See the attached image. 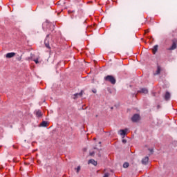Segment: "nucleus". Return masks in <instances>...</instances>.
<instances>
[{
	"label": "nucleus",
	"mask_w": 177,
	"mask_h": 177,
	"mask_svg": "<svg viewBox=\"0 0 177 177\" xmlns=\"http://www.w3.org/2000/svg\"><path fill=\"white\" fill-rule=\"evenodd\" d=\"M114 109V107L111 106V110H113Z\"/></svg>",
	"instance_id": "c85d7f7f"
},
{
	"label": "nucleus",
	"mask_w": 177,
	"mask_h": 177,
	"mask_svg": "<svg viewBox=\"0 0 177 177\" xmlns=\"http://www.w3.org/2000/svg\"><path fill=\"white\" fill-rule=\"evenodd\" d=\"M15 56H16V53H8L6 55L7 59H12V57H15Z\"/></svg>",
	"instance_id": "423d86ee"
},
{
	"label": "nucleus",
	"mask_w": 177,
	"mask_h": 177,
	"mask_svg": "<svg viewBox=\"0 0 177 177\" xmlns=\"http://www.w3.org/2000/svg\"><path fill=\"white\" fill-rule=\"evenodd\" d=\"M82 93H84V91L82 90L80 93L74 94L73 99H77L78 96H80V97H82Z\"/></svg>",
	"instance_id": "9d476101"
},
{
	"label": "nucleus",
	"mask_w": 177,
	"mask_h": 177,
	"mask_svg": "<svg viewBox=\"0 0 177 177\" xmlns=\"http://www.w3.org/2000/svg\"><path fill=\"white\" fill-rule=\"evenodd\" d=\"M122 143H124V145H125V143H127V140L123 139V140H122Z\"/></svg>",
	"instance_id": "b1692460"
},
{
	"label": "nucleus",
	"mask_w": 177,
	"mask_h": 177,
	"mask_svg": "<svg viewBox=\"0 0 177 177\" xmlns=\"http://www.w3.org/2000/svg\"><path fill=\"white\" fill-rule=\"evenodd\" d=\"M158 51V45H155L152 49V52L153 55H156V53H157Z\"/></svg>",
	"instance_id": "4468645a"
},
{
	"label": "nucleus",
	"mask_w": 177,
	"mask_h": 177,
	"mask_svg": "<svg viewBox=\"0 0 177 177\" xmlns=\"http://www.w3.org/2000/svg\"><path fill=\"white\" fill-rule=\"evenodd\" d=\"M120 132L122 136H125V135H127V133L128 132V129L126 128L124 129H120Z\"/></svg>",
	"instance_id": "6e6552de"
},
{
	"label": "nucleus",
	"mask_w": 177,
	"mask_h": 177,
	"mask_svg": "<svg viewBox=\"0 0 177 177\" xmlns=\"http://www.w3.org/2000/svg\"><path fill=\"white\" fill-rule=\"evenodd\" d=\"M68 14L71 19H75L76 20H77V19H81L82 17L81 15L75 13V10H68Z\"/></svg>",
	"instance_id": "f257e3e1"
},
{
	"label": "nucleus",
	"mask_w": 177,
	"mask_h": 177,
	"mask_svg": "<svg viewBox=\"0 0 177 177\" xmlns=\"http://www.w3.org/2000/svg\"><path fill=\"white\" fill-rule=\"evenodd\" d=\"M145 32H149V30H145Z\"/></svg>",
	"instance_id": "c756f323"
},
{
	"label": "nucleus",
	"mask_w": 177,
	"mask_h": 177,
	"mask_svg": "<svg viewBox=\"0 0 177 177\" xmlns=\"http://www.w3.org/2000/svg\"><path fill=\"white\" fill-rule=\"evenodd\" d=\"M16 60H17L18 62H21V55L19 56V57H17Z\"/></svg>",
	"instance_id": "6ab92c4d"
},
{
	"label": "nucleus",
	"mask_w": 177,
	"mask_h": 177,
	"mask_svg": "<svg viewBox=\"0 0 177 177\" xmlns=\"http://www.w3.org/2000/svg\"><path fill=\"white\" fill-rule=\"evenodd\" d=\"M156 95H157V93H152V96L156 97Z\"/></svg>",
	"instance_id": "cd10ccee"
},
{
	"label": "nucleus",
	"mask_w": 177,
	"mask_h": 177,
	"mask_svg": "<svg viewBox=\"0 0 177 177\" xmlns=\"http://www.w3.org/2000/svg\"><path fill=\"white\" fill-rule=\"evenodd\" d=\"M161 73V66L160 65L157 66V70H156V75H158Z\"/></svg>",
	"instance_id": "2eb2a0df"
},
{
	"label": "nucleus",
	"mask_w": 177,
	"mask_h": 177,
	"mask_svg": "<svg viewBox=\"0 0 177 177\" xmlns=\"http://www.w3.org/2000/svg\"><path fill=\"white\" fill-rule=\"evenodd\" d=\"M44 45L47 49L50 50V46L49 45V40L48 39H45L44 40Z\"/></svg>",
	"instance_id": "ddd939ff"
},
{
	"label": "nucleus",
	"mask_w": 177,
	"mask_h": 177,
	"mask_svg": "<svg viewBox=\"0 0 177 177\" xmlns=\"http://www.w3.org/2000/svg\"><path fill=\"white\" fill-rule=\"evenodd\" d=\"M172 44L171 46L167 48V50H175L177 48V39L174 38L171 40Z\"/></svg>",
	"instance_id": "7ed1b4c3"
},
{
	"label": "nucleus",
	"mask_w": 177,
	"mask_h": 177,
	"mask_svg": "<svg viewBox=\"0 0 177 177\" xmlns=\"http://www.w3.org/2000/svg\"><path fill=\"white\" fill-rule=\"evenodd\" d=\"M96 149H97V148H96V147H94V149H95V150H96Z\"/></svg>",
	"instance_id": "2f4dec72"
},
{
	"label": "nucleus",
	"mask_w": 177,
	"mask_h": 177,
	"mask_svg": "<svg viewBox=\"0 0 177 177\" xmlns=\"http://www.w3.org/2000/svg\"><path fill=\"white\" fill-rule=\"evenodd\" d=\"M34 62L36 64H38V63H39V61H38V59H35Z\"/></svg>",
	"instance_id": "5701e85b"
},
{
	"label": "nucleus",
	"mask_w": 177,
	"mask_h": 177,
	"mask_svg": "<svg viewBox=\"0 0 177 177\" xmlns=\"http://www.w3.org/2000/svg\"><path fill=\"white\" fill-rule=\"evenodd\" d=\"M50 36V34H48V35H46V39H48V38H49Z\"/></svg>",
	"instance_id": "bb28decb"
},
{
	"label": "nucleus",
	"mask_w": 177,
	"mask_h": 177,
	"mask_svg": "<svg viewBox=\"0 0 177 177\" xmlns=\"http://www.w3.org/2000/svg\"><path fill=\"white\" fill-rule=\"evenodd\" d=\"M109 176H110V174L105 173L103 177H109Z\"/></svg>",
	"instance_id": "412c9836"
},
{
	"label": "nucleus",
	"mask_w": 177,
	"mask_h": 177,
	"mask_svg": "<svg viewBox=\"0 0 177 177\" xmlns=\"http://www.w3.org/2000/svg\"><path fill=\"white\" fill-rule=\"evenodd\" d=\"M140 120H141V118H140V115L139 113H135L131 117L132 122H138V121H140Z\"/></svg>",
	"instance_id": "20e7f679"
},
{
	"label": "nucleus",
	"mask_w": 177,
	"mask_h": 177,
	"mask_svg": "<svg viewBox=\"0 0 177 177\" xmlns=\"http://www.w3.org/2000/svg\"><path fill=\"white\" fill-rule=\"evenodd\" d=\"M40 125H41V127H48V122L43 121V122H41Z\"/></svg>",
	"instance_id": "dca6fc26"
},
{
	"label": "nucleus",
	"mask_w": 177,
	"mask_h": 177,
	"mask_svg": "<svg viewBox=\"0 0 177 177\" xmlns=\"http://www.w3.org/2000/svg\"><path fill=\"white\" fill-rule=\"evenodd\" d=\"M138 93H144L145 95H147V93H149V90L147 88H142L138 91Z\"/></svg>",
	"instance_id": "39448f33"
},
{
	"label": "nucleus",
	"mask_w": 177,
	"mask_h": 177,
	"mask_svg": "<svg viewBox=\"0 0 177 177\" xmlns=\"http://www.w3.org/2000/svg\"><path fill=\"white\" fill-rule=\"evenodd\" d=\"M104 80L106 81L107 82H110L112 84V85H115V83L117 82V80H115V77L111 75H108L106 77H104Z\"/></svg>",
	"instance_id": "f03ea898"
},
{
	"label": "nucleus",
	"mask_w": 177,
	"mask_h": 177,
	"mask_svg": "<svg viewBox=\"0 0 177 177\" xmlns=\"http://www.w3.org/2000/svg\"><path fill=\"white\" fill-rule=\"evenodd\" d=\"M171 99V93H169L168 91H166L165 95V100L168 101Z\"/></svg>",
	"instance_id": "9b49d317"
},
{
	"label": "nucleus",
	"mask_w": 177,
	"mask_h": 177,
	"mask_svg": "<svg viewBox=\"0 0 177 177\" xmlns=\"http://www.w3.org/2000/svg\"><path fill=\"white\" fill-rule=\"evenodd\" d=\"M98 156H99V157H101V155H100V154H99Z\"/></svg>",
	"instance_id": "473e14b6"
},
{
	"label": "nucleus",
	"mask_w": 177,
	"mask_h": 177,
	"mask_svg": "<svg viewBox=\"0 0 177 177\" xmlns=\"http://www.w3.org/2000/svg\"><path fill=\"white\" fill-rule=\"evenodd\" d=\"M148 150L150 151V153H151V154H153V153H154V149H153L149 148Z\"/></svg>",
	"instance_id": "aec40b11"
},
{
	"label": "nucleus",
	"mask_w": 177,
	"mask_h": 177,
	"mask_svg": "<svg viewBox=\"0 0 177 177\" xmlns=\"http://www.w3.org/2000/svg\"><path fill=\"white\" fill-rule=\"evenodd\" d=\"M90 156H91V157H93L95 156V151L90 152Z\"/></svg>",
	"instance_id": "4be33fe9"
},
{
	"label": "nucleus",
	"mask_w": 177,
	"mask_h": 177,
	"mask_svg": "<svg viewBox=\"0 0 177 177\" xmlns=\"http://www.w3.org/2000/svg\"><path fill=\"white\" fill-rule=\"evenodd\" d=\"M128 167H129V162H125L123 164V168H128Z\"/></svg>",
	"instance_id": "a211bd4d"
},
{
	"label": "nucleus",
	"mask_w": 177,
	"mask_h": 177,
	"mask_svg": "<svg viewBox=\"0 0 177 177\" xmlns=\"http://www.w3.org/2000/svg\"><path fill=\"white\" fill-rule=\"evenodd\" d=\"M82 5H83V4H82V3H81V4H80V5H79V6H82Z\"/></svg>",
	"instance_id": "7c9ffc66"
},
{
	"label": "nucleus",
	"mask_w": 177,
	"mask_h": 177,
	"mask_svg": "<svg viewBox=\"0 0 177 177\" xmlns=\"http://www.w3.org/2000/svg\"><path fill=\"white\" fill-rule=\"evenodd\" d=\"M35 115L38 118H41L42 117V111L41 110H37L35 111Z\"/></svg>",
	"instance_id": "f8f14e48"
},
{
	"label": "nucleus",
	"mask_w": 177,
	"mask_h": 177,
	"mask_svg": "<svg viewBox=\"0 0 177 177\" xmlns=\"http://www.w3.org/2000/svg\"><path fill=\"white\" fill-rule=\"evenodd\" d=\"M75 171H76L77 174H80V171H81V166H78L77 168H75Z\"/></svg>",
	"instance_id": "f3484780"
},
{
	"label": "nucleus",
	"mask_w": 177,
	"mask_h": 177,
	"mask_svg": "<svg viewBox=\"0 0 177 177\" xmlns=\"http://www.w3.org/2000/svg\"><path fill=\"white\" fill-rule=\"evenodd\" d=\"M160 109H161V105H157V109L160 110Z\"/></svg>",
	"instance_id": "a878e982"
},
{
	"label": "nucleus",
	"mask_w": 177,
	"mask_h": 177,
	"mask_svg": "<svg viewBox=\"0 0 177 177\" xmlns=\"http://www.w3.org/2000/svg\"><path fill=\"white\" fill-rule=\"evenodd\" d=\"M147 162H149V158L147 156H145L142 160V164H143V165H147Z\"/></svg>",
	"instance_id": "1a4fd4ad"
},
{
	"label": "nucleus",
	"mask_w": 177,
	"mask_h": 177,
	"mask_svg": "<svg viewBox=\"0 0 177 177\" xmlns=\"http://www.w3.org/2000/svg\"><path fill=\"white\" fill-rule=\"evenodd\" d=\"M96 92H97V91H96L95 88H94V89L92 90V93H96Z\"/></svg>",
	"instance_id": "393cba45"
},
{
	"label": "nucleus",
	"mask_w": 177,
	"mask_h": 177,
	"mask_svg": "<svg viewBox=\"0 0 177 177\" xmlns=\"http://www.w3.org/2000/svg\"><path fill=\"white\" fill-rule=\"evenodd\" d=\"M88 164H92L93 165H94L95 167H96V165H97V162L95 161V159H90L88 161Z\"/></svg>",
	"instance_id": "0eeeda50"
}]
</instances>
